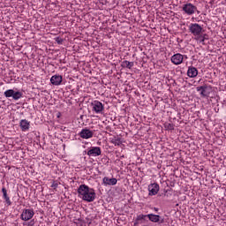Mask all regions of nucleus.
Listing matches in <instances>:
<instances>
[{"label":"nucleus","instance_id":"2","mask_svg":"<svg viewBox=\"0 0 226 226\" xmlns=\"http://www.w3.org/2000/svg\"><path fill=\"white\" fill-rule=\"evenodd\" d=\"M4 96H5V98H12V100H15V102H17L24 96V94L17 90V88L8 89L5 92H4Z\"/></svg>","mask_w":226,"mask_h":226},{"label":"nucleus","instance_id":"8","mask_svg":"<svg viewBox=\"0 0 226 226\" xmlns=\"http://www.w3.org/2000/svg\"><path fill=\"white\" fill-rule=\"evenodd\" d=\"M117 185V178L116 177H104L102 178V186H116Z\"/></svg>","mask_w":226,"mask_h":226},{"label":"nucleus","instance_id":"23","mask_svg":"<svg viewBox=\"0 0 226 226\" xmlns=\"http://www.w3.org/2000/svg\"><path fill=\"white\" fill-rule=\"evenodd\" d=\"M55 41H56L58 45H63L64 40H63V38H61V37H56V38H55Z\"/></svg>","mask_w":226,"mask_h":226},{"label":"nucleus","instance_id":"10","mask_svg":"<svg viewBox=\"0 0 226 226\" xmlns=\"http://www.w3.org/2000/svg\"><path fill=\"white\" fill-rule=\"evenodd\" d=\"M87 154L92 157L100 156L102 154V148L100 147H91Z\"/></svg>","mask_w":226,"mask_h":226},{"label":"nucleus","instance_id":"7","mask_svg":"<svg viewBox=\"0 0 226 226\" xmlns=\"http://www.w3.org/2000/svg\"><path fill=\"white\" fill-rule=\"evenodd\" d=\"M79 135L81 139H85L86 140H87L88 139H93L94 132L86 127L79 132Z\"/></svg>","mask_w":226,"mask_h":226},{"label":"nucleus","instance_id":"22","mask_svg":"<svg viewBox=\"0 0 226 226\" xmlns=\"http://www.w3.org/2000/svg\"><path fill=\"white\" fill-rule=\"evenodd\" d=\"M164 127L166 128V130H174V124L170 123L164 124Z\"/></svg>","mask_w":226,"mask_h":226},{"label":"nucleus","instance_id":"12","mask_svg":"<svg viewBox=\"0 0 226 226\" xmlns=\"http://www.w3.org/2000/svg\"><path fill=\"white\" fill-rule=\"evenodd\" d=\"M148 195L153 196L156 195L160 192V185L157 183L150 184L148 185Z\"/></svg>","mask_w":226,"mask_h":226},{"label":"nucleus","instance_id":"17","mask_svg":"<svg viewBox=\"0 0 226 226\" xmlns=\"http://www.w3.org/2000/svg\"><path fill=\"white\" fill-rule=\"evenodd\" d=\"M3 199L7 206L11 205V200H10V196H8V191L5 187L2 188Z\"/></svg>","mask_w":226,"mask_h":226},{"label":"nucleus","instance_id":"15","mask_svg":"<svg viewBox=\"0 0 226 226\" xmlns=\"http://www.w3.org/2000/svg\"><path fill=\"white\" fill-rule=\"evenodd\" d=\"M194 40L198 41L199 43H201V45H206V40H208L207 34H200V35H196L194 37Z\"/></svg>","mask_w":226,"mask_h":226},{"label":"nucleus","instance_id":"18","mask_svg":"<svg viewBox=\"0 0 226 226\" xmlns=\"http://www.w3.org/2000/svg\"><path fill=\"white\" fill-rule=\"evenodd\" d=\"M19 126L22 132H27V130H29V126H31V123L26 119H22L19 123Z\"/></svg>","mask_w":226,"mask_h":226},{"label":"nucleus","instance_id":"1","mask_svg":"<svg viewBox=\"0 0 226 226\" xmlns=\"http://www.w3.org/2000/svg\"><path fill=\"white\" fill-rule=\"evenodd\" d=\"M78 195L79 199H82V200H85L86 202H94V200L96 199L94 189L90 188L86 185H79L78 188Z\"/></svg>","mask_w":226,"mask_h":226},{"label":"nucleus","instance_id":"11","mask_svg":"<svg viewBox=\"0 0 226 226\" xmlns=\"http://www.w3.org/2000/svg\"><path fill=\"white\" fill-rule=\"evenodd\" d=\"M148 220L152 222L153 223H163L165 221L162 216L154 214H148L147 215Z\"/></svg>","mask_w":226,"mask_h":226},{"label":"nucleus","instance_id":"21","mask_svg":"<svg viewBox=\"0 0 226 226\" xmlns=\"http://www.w3.org/2000/svg\"><path fill=\"white\" fill-rule=\"evenodd\" d=\"M111 142L112 144H114V146H121L123 144V141H121V138L112 139Z\"/></svg>","mask_w":226,"mask_h":226},{"label":"nucleus","instance_id":"5","mask_svg":"<svg viewBox=\"0 0 226 226\" xmlns=\"http://www.w3.org/2000/svg\"><path fill=\"white\" fill-rule=\"evenodd\" d=\"M34 216V210L33 208H25L22 210L20 218L23 222H29Z\"/></svg>","mask_w":226,"mask_h":226},{"label":"nucleus","instance_id":"26","mask_svg":"<svg viewBox=\"0 0 226 226\" xmlns=\"http://www.w3.org/2000/svg\"><path fill=\"white\" fill-rule=\"evenodd\" d=\"M60 116H61V113H58L57 117H60Z\"/></svg>","mask_w":226,"mask_h":226},{"label":"nucleus","instance_id":"16","mask_svg":"<svg viewBox=\"0 0 226 226\" xmlns=\"http://www.w3.org/2000/svg\"><path fill=\"white\" fill-rule=\"evenodd\" d=\"M196 89L203 98L209 96V92H207V87L201 86L198 87Z\"/></svg>","mask_w":226,"mask_h":226},{"label":"nucleus","instance_id":"24","mask_svg":"<svg viewBox=\"0 0 226 226\" xmlns=\"http://www.w3.org/2000/svg\"><path fill=\"white\" fill-rule=\"evenodd\" d=\"M57 186H58L57 182H53L51 185V188H54V190H56V188H57Z\"/></svg>","mask_w":226,"mask_h":226},{"label":"nucleus","instance_id":"9","mask_svg":"<svg viewBox=\"0 0 226 226\" xmlns=\"http://www.w3.org/2000/svg\"><path fill=\"white\" fill-rule=\"evenodd\" d=\"M184 59H185V56L182 54L177 53L171 56L170 61L173 64H176V66H178V64H182Z\"/></svg>","mask_w":226,"mask_h":226},{"label":"nucleus","instance_id":"25","mask_svg":"<svg viewBox=\"0 0 226 226\" xmlns=\"http://www.w3.org/2000/svg\"><path fill=\"white\" fill-rule=\"evenodd\" d=\"M154 211H155L156 213H158L159 208H158V207H154Z\"/></svg>","mask_w":226,"mask_h":226},{"label":"nucleus","instance_id":"20","mask_svg":"<svg viewBox=\"0 0 226 226\" xmlns=\"http://www.w3.org/2000/svg\"><path fill=\"white\" fill-rule=\"evenodd\" d=\"M123 68H128V70H132L133 68V62H130L128 60H124L122 62Z\"/></svg>","mask_w":226,"mask_h":226},{"label":"nucleus","instance_id":"3","mask_svg":"<svg viewBox=\"0 0 226 226\" xmlns=\"http://www.w3.org/2000/svg\"><path fill=\"white\" fill-rule=\"evenodd\" d=\"M182 11L185 15H193L194 13H200L199 10H197V6L193 5L192 3L185 4L182 7Z\"/></svg>","mask_w":226,"mask_h":226},{"label":"nucleus","instance_id":"19","mask_svg":"<svg viewBox=\"0 0 226 226\" xmlns=\"http://www.w3.org/2000/svg\"><path fill=\"white\" fill-rule=\"evenodd\" d=\"M146 218H147V215H139L137 216L135 222H134V226L139 225V223H142V222H145Z\"/></svg>","mask_w":226,"mask_h":226},{"label":"nucleus","instance_id":"6","mask_svg":"<svg viewBox=\"0 0 226 226\" xmlns=\"http://www.w3.org/2000/svg\"><path fill=\"white\" fill-rule=\"evenodd\" d=\"M91 105L93 112H95V114H103L105 107L103 106V103H102L100 101H94L92 102Z\"/></svg>","mask_w":226,"mask_h":226},{"label":"nucleus","instance_id":"14","mask_svg":"<svg viewBox=\"0 0 226 226\" xmlns=\"http://www.w3.org/2000/svg\"><path fill=\"white\" fill-rule=\"evenodd\" d=\"M197 75H199V70H197V68H195L193 66H189L188 70H187V76L190 79H195V77H197Z\"/></svg>","mask_w":226,"mask_h":226},{"label":"nucleus","instance_id":"4","mask_svg":"<svg viewBox=\"0 0 226 226\" xmlns=\"http://www.w3.org/2000/svg\"><path fill=\"white\" fill-rule=\"evenodd\" d=\"M189 31L191 34L196 36H199L200 34H202V32L204 31V28L199 23H191L189 26Z\"/></svg>","mask_w":226,"mask_h":226},{"label":"nucleus","instance_id":"13","mask_svg":"<svg viewBox=\"0 0 226 226\" xmlns=\"http://www.w3.org/2000/svg\"><path fill=\"white\" fill-rule=\"evenodd\" d=\"M50 83L52 84V86H61V84L63 83V76L59 74L53 75L50 78Z\"/></svg>","mask_w":226,"mask_h":226}]
</instances>
